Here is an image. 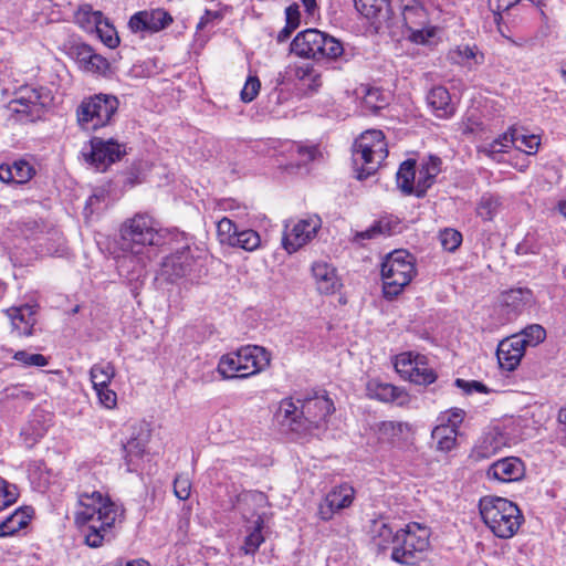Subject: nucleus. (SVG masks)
<instances>
[{
	"label": "nucleus",
	"instance_id": "1",
	"mask_svg": "<svg viewBox=\"0 0 566 566\" xmlns=\"http://www.w3.org/2000/svg\"><path fill=\"white\" fill-rule=\"evenodd\" d=\"M165 243V235L157 222L147 213H136L126 219L119 228V248L122 255L116 265L122 276L146 266L155 255L156 248Z\"/></svg>",
	"mask_w": 566,
	"mask_h": 566
},
{
	"label": "nucleus",
	"instance_id": "2",
	"mask_svg": "<svg viewBox=\"0 0 566 566\" xmlns=\"http://www.w3.org/2000/svg\"><path fill=\"white\" fill-rule=\"evenodd\" d=\"M479 507L482 521L499 538L507 539L513 537L524 521L518 506L504 497H482Z\"/></svg>",
	"mask_w": 566,
	"mask_h": 566
},
{
	"label": "nucleus",
	"instance_id": "3",
	"mask_svg": "<svg viewBox=\"0 0 566 566\" xmlns=\"http://www.w3.org/2000/svg\"><path fill=\"white\" fill-rule=\"evenodd\" d=\"M270 360V353L264 347L247 345L222 355L217 370L223 379H243L264 370Z\"/></svg>",
	"mask_w": 566,
	"mask_h": 566
},
{
	"label": "nucleus",
	"instance_id": "4",
	"mask_svg": "<svg viewBox=\"0 0 566 566\" xmlns=\"http://www.w3.org/2000/svg\"><path fill=\"white\" fill-rule=\"evenodd\" d=\"M430 530L417 522L408 523L396 531V543L390 554L391 560L401 565H416L424 558L429 548Z\"/></svg>",
	"mask_w": 566,
	"mask_h": 566
},
{
	"label": "nucleus",
	"instance_id": "5",
	"mask_svg": "<svg viewBox=\"0 0 566 566\" xmlns=\"http://www.w3.org/2000/svg\"><path fill=\"white\" fill-rule=\"evenodd\" d=\"M388 156L387 143L381 130L364 132L354 144L353 163L359 180L375 174Z\"/></svg>",
	"mask_w": 566,
	"mask_h": 566
},
{
	"label": "nucleus",
	"instance_id": "6",
	"mask_svg": "<svg viewBox=\"0 0 566 566\" xmlns=\"http://www.w3.org/2000/svg\"><path fill=\"white\" fill-rule=\"evenodd\" d=\"M80 509L75 512V523L84 533L85 543L91 547H98L103 544L106 522V502L103 501L99 492L91 495L82 494L78 500Z\"/></svg>",
	"mask_w": 566,
	"mask_h": 566
},
{
	"label": "nucleus",
	"instance_id": "7",
	"mask_svg": "<svg viewBox=\"0 0 566 566\" xmlns=\"http://www.w3.org/2000/svg\"><path fill=\"white\" fill-rule=\"evenodd\" d=\"M416 274L415 258L406 250H395L381 264L384 295L394 298L407 286Z\"/></svg>",
	"mask_w": 566,
	"mask_h": 566
},
{
	"label": "nucleus",
	"instance_id": "8",
	"mask_svg": "<svg viewBox=\"0 0 566 566\" xmlns=\"http://www.w3.org/2000/svg\"><path fill=\"white\" fill-rule=\"evenodd\" d=\"M150 441V429L144 421L127 422L120 429L118 444L124 454L126 471L136 472Z\"/></svg>",
	"mask_w": 566,
	"mask_h": 566
},
{
	"label": "nucleus",
	"instance_id": "9",
	"mask_svg": "<svg viewBox=\"0 0 566 566\" xmlns=\"http://www.w3.org/2000/svg\"><path fill=\"white\" fill-rule=\"evenodd\" d=\"M52 101L51 92L46 87L24 85L14 92V97L9 102V109L34 122L42 117Z\"/></svg>",
	"mask_w": 566,
	"mask_h": 566
},
{
	"label": "nucleus",
	"instance_id": "10",
	"mask_svg": "<svg viewBox=\"0 0 566 566\" xmlns=\"http://www.w3.org/2000/svg\"><path fill=\"white\" fill-rule=\"evenodd\" d=\"M298 402L301 403L302 433H312L314 429L322 428L334 410V403L326 395L315 394Z\"/></svg>",
	"mask_w": 566,
	"mask_h": 566
},
{
	"label": "nucleus",
	"instance_id": "11",
	"mask_svg": "<svg viewBox=\"0 0 566 566\" xmlns=\"http://www.w3.org/2000/svg\"><path fill=\"white\" fill-rule=\"evenodd\" d=\"M200 265L199 256H195L191 249L187 247L165 258L159 274L166 281L175 282L195 274Z\"/></svg>",
	"mask_w": 566,
	"mask_h": 566
},
{
	"label": "nucleus",
	"instance_id": "12",
	"mask_svg": "<svg viewBox=\"0 0 566 566\" xmlns=\"http://www.w3.org/2000/svg\"><path fill=\"white\" fill-rule=\"evenodd\" d=\"M533 293L528 289H512L501 294L496 312L500 324L516 319L532 303Z\"/></svg>",
	"mask_w": 566,
	"mask_h": 566
},
{
	"label": "nucleus",
	"instance_id": "13",
	"mask_svg": "<svg viewBox=\"0 0 566 566\" xmlns=\"http://www.w3.org/2000/svg\"><path fill=\"white\" fill-rule=\"evenodd\" d=\"M321 228L318 218L302 219L290 226L285 224L282 237V245L289 253L296 252L300 248L310 242Z\"/></svg>",
	"mask_w": 566,
	"mask_h": 566
},
{
	"label": "nucleus",
	"instance_id": "14",
	"mask_svg": "<svg viewBox=\"0 0 566 566\" xmlns=\"http://www.w3.org/2000/svg\"><path fill=\"white\" fill-rule=\"evenodd\" d=\"M354 497L355 490L348 483H343L333 488L321 501L317 510V516L324 522L331 521L335 514L349 507Z\"/></svg>",
	"mask_w": 566,
	"mask_h": 566
},
{
	"label": "nucleus",
	"instance_id": "15",
	"mask_svg": "<svg viewBox=\"0 0 566 566\" xmlns=\"http://www.w3.org/2000/svg\"><path fill=\"white\" fill-rule=\"evenodd\" d=\"M103 104H106V94L99 93L84 98L76 109L77 124L82 129H97L106 125L101 118Z\"/></svg>",
	"mask_w": 566,
	"mask_h": 566
},
{
	"label": "nucleus",
	"instance_id": "16",
	"mask_svg": "<svg viewBox=\"0 0 566 566\" xmlns=\"http://www.w3.org/2000/svg\"><path fill=\"white\" fill-rule=\"evenodd\" d=\"M525 474L524 462L517 457H505L493 462L486 470L489 480L511 483L523 479Z\"/></svg>",
	"mask_w": 566,
	"mask_h": 566
},
{
	"label": "nucleus",
	"instance_id": "17",
	"mask_svg": "<svg viewBox=\"0 0 566 566\" xmlns=\"http://www.w3.org/2000/svg\"><path fill=\"white\" fill-rule=\"evenodd\" d=\"M172 23V17L164 9L151 11H139L135 13L128 25L133 32L147 31L150 33L159 32Z\"/></svg>",
	"mask_w": 566,
	"mask_h": 566
},
{
	"label": "nucleus",
	"instance_id": "18",
	"mask_svg": "<svg viewBox=\"0 0 566 566\" xmlns=\"http://www.w3.org/2000/svg\"><path fill=\"white\" fill-rule=\"evenodd\" d=\"M406 27L410 30V39L418 44H424L432 32L424 29L428 23V14L422 3H415L413 7L405 9L402 14Z\"/></svg>",
	"mask_w": 566,
	"mask_h": 566
},
{
	"label": "nucleus",
	"instance_id": "19",
	"mask_svg": "<svg viewBox=\"0 0 566 566\" xmlns=\"http://www.w3.org/2000/svg\"><path fill=\"white\" fill-rule=\"evenodd\" d=\"M242 517L247 522L245 531L248 534L241 548L245 555H254L264 542V536L262 534L264 528L263 513L242 512Z\"/></svg>",
	"mask_w": 566,
	"mask_h": 566
},
{
	"label": "nucleus",
	"instance_id": "20",
	"mask_svg": "<svg viewBox=\"0 0 566 566\" xmlns=\"http://www.w3.org/2000/svg\"><path fill=\"white\" fill-rule=\"evenodd\" d=\"M525 348L522 340L517 337L510 336L500 342L496 349V357L502 369L513 371L521 363Z\"/></svg>",
	"mask_w": 566,
	"mask_h": 566
},
{
	"label": "nucleus",
	"instance_id": "21",
	"mask_svg": "<svg viewBox=\"0 0 566 566\" xmlns=\"http://www.w3.org/2000/svg\"><path fill=\"white\" fill-rule=\"evenodd\" d=\"M448 59L451 63L472 71L484 63L485 56L475 44H460L448 52Z\"/></svg>",
	"mask_w": 566,
	"mask_h": 566
},
{
	"label": "nucleus",
	"instance_id": "22",
	"mask_svg": "<svg viewBox=\"0 0 566 566\" xmlns=\"http://www.w3.org/2000/svg\"><path fill=\"white\" fill-rule=\"evenodd\" d=\"M312 274L317 290L323 294L334 293L340 286L336 269L325 261L314 262Z\"/></svg>",
	"mask_w": 566,
	"mask_h": 566
},
{
	"label": "nucleus",
	"instance_id": "23",
	"mask_svg": "<svg viewBox=\"0 0 566 566\" xmlns=\"http://www.w3.org/2000/svg\"><path fill=\"white\" fill-rule=\"evenodd\" d=\"M441 159L437 156H429L420 164L417 170L416 196L423 197L427 190L434 184L436 177L441 171Z\"/></svg>",
	"mask_w": 566,
	"mask_h": 566
},
{
	"label": "nucleus",
	"instance_id": "24",
	"mask_svg": "<svg viewBox=\"0 0 566 566\" xmlns=\"http://www.w3.org/2000/svg\"><path fill=\"white\" fill-rule=\"evenodd\" d=\"M370 544L378 553H385L396 543V532L382 518L374 520L369 527Z\"/></svg>",
	"mask_w": 566,
	"mask_h": 566
},
{
	"label": "nucleus",
	"instance_id": "25",
	"mask_svg": "<svg viewBox=\"0 0 566 566\" xmlns=\"http://www.w3.org/2000/svg\"><path fill=\"white\" fill-rule=\"evenodd\" d=\"M82 160L98 171L106 170V140L101 137H92L81 150Z\"/></svg>",
	"mask_w": 566,
	"mask_h": 566
},
{
	"label": "nucleus",
	"instance_id": "26",
	"mask_svg": "<svg viewBox=\"0 0 566 566\" xmlns=\"http://www.w3.org/2000/svg\"><path fill=\"white\" fill-rule=\"evenodd\" d=\"M78 64L85 71L104 75L106 72V59L94 52L92 46L85 43L73 48Z\"/></svg>",
	"mask_w": 566,
	"mask_h": 566
},
{
	"label": "nucleus",
	"instance_id": "27",
	"mask_svg": "<svg viewBox=\"0 0 566 566\" xmlns=\"http://www.w3.org/2000/svg\"><path fill=\"white\" fill-rule=\"evenodd\" d=\"M427 102L438 118H450L454 114L450 93L443 86L432 87L427 95Z\"/></svg>",
	"mask_w": 566,
	"mask_h": 566
},
{
	"label": "nucleus",
	"instance_id": "28",
	"mask_svg": "<svg viewBox=\"0 0 566 566\" xmlns=\"http://www.w3.org/2000/svg\"><path fill=\"white\" fill-rule=\"evenodd\" d=\"M35 313V306L31 305H23L9 311L13 331H15L19 336L32 335L33 326L36 323L34 317Z\"/></svg>",
	"mask_w": 566,
	"mask_h": 566
},
{
	"label": "nucleus",
	"instance_id": "29",
	"mask_svg": "<svg viewBox=\"0 0 566 566\" xmlns=\"http://www.w3.org/2000/svg\"><path fill=\"white\" fill-rule=\"evenodd\" d=\"M356 10L374 23H382L390 18L388 0H354Z\"/></svg>",
	"mask_w": 566,
	"mask_h": 566
},
{
	"label": "nucleus",
	"instance_id": "30",
	"mask_svg": "<svg viewBox=\"0 0 566 566\" xmlns=\"http://www.w3.org/2000/svg\"><path fill=\"white\" fill-rule=\"evenodd\" d=\"M300 398H285L280 402L276 417L283 426L289 427L292 431L302 433V418L300 417L301 403Z\"/></svg>",
	"mask_w": 566,
	"mask_h": 566
},
{
	"label": "nucleus",
	"instance_id": "31",
	"mask_svg": "<svg viewBox=\"0 0 566 566\" xmlns=\"http://www.w3.org/2000/svg\"><path fill=\"white\" fill-rule=\"evenodd\" d=\"M318 35L317 29H307L297 33L291 43V52L300 57L314 60Z\"/></svg>",
	"mask_w": 566,
	"mask_h": 566
},
{
	"label": "nucleus",
	"instance_id": "32",
	"mask_svg": "<svg viewBox=\"0 0 566 566\" xmlns=\"http://www.w3.org/2000/svg\"><path fill=\"white\" fill-rule=\"evenodd\" d=\"M34 174L33 167L25 160L0 165V180L6 184H25Z\"/></svg>",
	"mask_w": 566,
	"mask_h": 566
},
{
	"label": "nucleus",
	"instance_id": "33",
	"mask_svg": "<svg viewBox=\"0 0 566 566\" xmlns=\"http://www.w3.org/2000/svg\"><path fill=\"white\" fill-rule=\"evenodd\" d=\"M399 222L390 218H381L375 221L368 229L364 231H356L353 242L364 244L366 240H375L380 237L391 235L396 232Z\"/></svg>",
	"mask_w": 566,
	"mask_h": 566
},
{
	"label": "nucleus",
	"instance_id": "34",
	"mask_svg": "<svg viewBox=\"0 0 566 566\" xmlns=\"http://www.w3.org/2000/svg\"><path fill=\"white\" fill-rule=\"evenodd\" d=\"M366 394L371 399L382 402H392L406 397V394L389 382H382L379 379H369L366 384Z\"/></svg>",
	"mask_w": 566,
	"mask_h": 566
},
{
	"label": "nucleus",
	"instance_id": "35",
	"mask_svg": "<svg viewBox=\"0 0 566 566\" xmlns=\"http://www.w3.org/2000/svg\"><path fill=\"white\" fill-rule=\"evenodd\" d=\"M75 19L86 31H95L101 41L106 44V36L103 32L106 20L101 11H94L90 6H84L76 12Z\"/></svg>",
	"mask_w": 566,
	"mask_h": 566
},
{
	"label": "nucleus",
	"instance_id": "36",
	"mask_svg": "<svg viewBox=\"0 0 566 566\" xmlns=\"http://www.w3.org/2000/svg\"><path fill=\"white\" fill-rule=\"evenodd\" d=\"M343 53L344 46L338 39L323 31H319L318 44L315 50L314 60H335L339 57Z\"/></svg>",
	"mask_w": 566,
	"mask_h": 566
},
{
	"label": "nucleus",
	"instance_id": "37",
	"mask_svg": "<svg viewBox=\"0 0 566 566\" xmlns=\"http://www.w3.org/2000/svg\"><path fill=\"white\" fill-rule=\"evenodd\" d=\"M397 187L405 195H416L417 170L416 160H405L396 174Z\"/></svg>",
	"mask_w": 566,
	"mask_h": 566
},
{
	"label": "nucleus",
	"instance_id": "38",
	"mask_svg": "<svg viewBox=\"0 0 566 566\" xmlns=\"http://www.w3.org/2000/svg\"><path fill=\"white\" fill-rule=\"evenodd\" d=\"M22 509H17L0 523V537L11 536L29 523L30 516Z\"/></svg>",
	"mask_w": 566,
	"mask_h": 566
},
{
	"label": "nucleus",
	"instance_id": "39",
	"mask_svg": "<svg viewBox=\"0 0 566 566\" xmlns=\"http://www.w3.org/2000/svg\"><path fill=\"white\" fill-rule=\"evenodd\" d=\"M458 432L454 429L448 428L442 423H438L432 432L431 438L437 443V448L440 451L448 452L455 446Z\"/></svg>",
	"mask_w": 566,
	"mask_h": 566
},
{
	"label": "nucleus",
	"instance_id": "40",
	"mask_svg": "<svg viewBox=\"0 0 566 566\" xmlns=\"http://www.w3.org/2000/svg\"><path fill=\"white\" fill-rule=\"evenodd\" d=\"M513 337H517L522 340V346L526 349V347H535L544 342L546 331L538 324H532L523 328L520 333L514 334Z\"/></svg>",
	"mask_w": 566,
	"mask_h": 566
},
{
	"label": "nucleus",
	"instance_id": "41",
	"mask_svg": "<svg viewBox=\"0 0 566 566\" xmlns=\"http://www.w3.org/2000/svg\"><path fill=\"white\" fill-rule=\"evenodd\" d=\"M229 244L251 252L260 247L261 238L256 231L252 229H244L238 231L233 239H229Z\"/></svg>",
	"mask_w": 566,
	"mask_h": 566
},
{
	"label": "nucleus",
	"instance_id": "42",
	"mask_svg": "<svg viewBox=\"0 0 566 566\" xmlns=\"http://www.w3.org/2000/svg\"><path fill=\"white\" fill-rule=\"evenodd\" d=\"M501 206L499 197L484 193L476 207V214L484 221H491L495 217Z\"/></svg>",
	"mask_w": 566,
	"mask_h": 566
},
{
	"label": "nucleus",
	"instance_id": "43",
	"mask_svg": "<svg viewBox=\"0 0 566 566\" xmlns=\"http://www.w3.org/2000/svg\"><path fill=\"white\" fill-rule=\"evenodd\" d=\"M416 385H430L437 379V375L432 368L428 367L426 357L422 356V360L419 361L418 366H415V370L406 378Z\"/></svg>",
	"mask_w": 566,
	"mask_h": 566
},
{
	"label": "nucleus",
	"instance_id": "44",
	"mask_svg": "<svg viewBox=\"0 0 566 566\" xmlns=\"http://www.w3.org/2000/svg\"><path fill=\"white\" fill-rule=\"evenodd\" d=\"M91 382L93 389L96 391L98 400L102 405L106 402V369L103 365L97 364L91 368L90 371Z\"/></svg>",
	"mask_w": 566,
	"mask_h": 566
},
{
	"label": "nucleus",
	"instance_id": "45",
	"mask_svg": "<svg viewBox=\"0 0 566 566\" xmlns=\"http://www.w3.org/2000/svg\"><path fill=\"white\" fill-rule=\"evenodd\" d=\"M422 360V355H412V353H401L396 356L395 359V369L401 377L405 379L410 375L412 370H415V366L419 365V361Z\"/></svg>",
	"mask_w": 566,
	"mask_h": 566
},
{
	"label": "nucleus",
	"instance_id": "46",
	"mask_svg": "<svg viewBox=\"0 0 566 566\" xmlns=\"http://www.w3.org/2000/svg\"><path fill=\"white\" fill-rule=\"evenodd\" d=\"M407 428V423L395 421H382L377 426L379 439L388 442L399 439Z\"/></svg>",
	"mask_w": 566,
	"mask_h": 566
},
{
	"label": "nucleus",
	"instance_id": "47",
	"mask_svg": "<svg viewBox=\"0 0 566 566\" xmlns=\"http://www.w3.org/2000/svg\"><path fill=\"white\" fill-rule=\"evenodd\" d=\"M520 140L517 137V133L514 130L512 134L505 133L497 139H494L488 146H485L484 150L488 155L494 156L496 154L505 153L507 148L513 145H516Z\"/></svg>",
	"mask_w": 566,
	"mask_h": 566
},
{
	"label": "nucleus",
	"instance_id": "48",
	"mask_svg": "<svg viewBox=\"0 0 566 566\" xmlns=\"http://www.w3.org/2000/svg\"><path fill=\"white\" fill-rule=\"evenodd\" d=\"M18 496V488L0 476V511L14 504Z\"/></svg>",
	"mask_w": 566,
	"mask_h": 566
},
{
	"label": "nucleus",
	"instance_id": "49",
	"mask_svg": "<svg viewBox=\"0 0 566 566\" xmlns=\"http://www.w3.org/2000/svg\"><path fill=\"white\" fill-rule=\"evenodd\" d=\"M439 240L446 251L454 252L462 243V234L455 229L446 228L440 231Z\"/></svg>",
	"mask_w": 566,
	"mask_h": 566
},
{
	"label": "nucleus",
	"instance_id": "50",
	"mask_svg": "<svg viewBox=\"0 0 566 566\" xmlns=\"http://www.w3.org/2000/svg\"><path fill=\"white\" fill-rule=\"evenodd\" d=\"M465 416V411L460 408H451L444 412H442L438 421L444 426H448L450 429H454L458 432L460 424L463 422Z\"/></svg>",
	"mask_w": 566,
	"mask_h": 566
},
{
	"label": "nucleus",
	"instance_id": "51",
	"mask_svg": "<svg viewBox=\"0 0 566 566\" xmlns=\"http://www.w3.org/2000/svg\"><path fill=\"white\" fill-rule=\"evenodd\" d=\"M261 88V82L255 75H250L245 83L243 88L241 90L240 97L242 102L250 103L252 102L259 94Z\"/></svg>",
	"mask_w": 566,
	"mask_h": 566
},
{
	"label": "nucleus",
	"instance_id": "52",
	"mask_svg": "<svg viewBox=\"0 0 566 566\" xmlns=\"http://www.w3.org/2000/svg\"><path fill=\"white\" fill-rule=\"evenodd\" d=\"M132 150L126 143H119L117 139L108 138V165L123 159Z\"/></svg>",
	"mask_w": 566,
	"mask_h": 566
},
{
	"label": "nucleus",
	"instance_id": "53",
	"mask_svg": "<svg viewBox=\"0 0 566 566\" xmlns=\"http://www.w3.org/2000/svg\"><path fill=\"white\" fill-rule=\"evenodd\" d=\"M13 358L25 366L43 367L48 365V358L41 354H30L25 350H19Z\"/></svg>",
	"mask_w": 566,
	"mask_h": 566
},
{
	"label": "nucleus",
	"instance_id": "54",
	"mask_svg": "<svg viewBox=\"0 0 566 566\" xmlns=\"http://www.w3.org/2000/svg\"><path fill=\"white\" fill-rule=\"evenodd\" d=\"M493 437H485L482 442L474 448V457L476 459H486L494 455L502 446H493Z\"/></svg>",
	"mask_w": 566,
	"mask_h": 566
},
{
	"label": "nucleus",
	"instance_id": "55",
	"mask_svg": "<svg viewBox=\"0 0 566 566\" xmlns=\"http://www.w3.org/2000/svg\"><path fill=\"white\" fill-rule=\"evenodd\" d=\"M191 482L185 474H178L174 480V493L179 500H187L190 496Z\"/></svg>",
	"mask_w": 566,
	"mask_h": 566
},
{
	"label": "nucleus",
	"instance_id": "56",
	"mask_svg": "<svg viewBox=\"0 0 566 566\" xmlns=\"http://www.w3.org/2000/svg\"><path fill=\"white\" fill-rule=\"evenodd\" d=\"M296 154L298 156V165H306L310 161H313L316 159V157L319 155V150L316 146H303V145H296L293 149V154Z\"/></svg>",
	"mask_w": 566,
	"mask_h": 566
},
{
	"label": "nucleus",
	"instance_id": "57",
	"mask_svg": "<svg viewBox=\"0 0 566 566\" xmlns=\"http://www.w3.org/2000/svg\"><path fill=\"white\" fill-rule=\"evenodd\" d=\"M125 518V510L122 504L112 501L108 497V528L116 524L123 523Z\"/></svg>",
	"mask_w": 566,
	"mask_h": 566
},
{
	"label": "nucleus",
	"instance_id": "58",
	"mask_svg": "<svg viewBox=\"0 0 566 566\" xmlns=\"http://www.w3.org/2000/svg\"><path fill=\"white\" fill-rule=\"evenodd\" d=\"M217 230L220 237H222L224 241L229 243V239H233L234 235L238 233V227L234 222H232L228 218H222L217 223Z\"/></svg>",
	"mask_w": 566,
	"mask_h": 566
},
{
	"label": "nucleus",
	"instance_id": "59",
	"mask_svg": "<svg viewBox=\"0 0 566 566\" xmlns=\"http://www.w3.org/2000/svg\"><path fill=\"white\" fill-rule=\"evenodd\" d=\"M223 19V14L221 11H211L206 10L203 15L200 18L197 24V31L203 30L207 27H214Z\"/></svg>",
	"mask_w": 566,
	"mask_h": 566
},
{
	"label": "nucleus",
	"instance_id": "60",
	"mask_svg": "<svg viewBox=\"0 0 566 566\" xmlns=\"http://www.w3.org/2000/svg\"><path fill=\"white\" fill-rule=\"evenodd\" d=\"M454 384L458 388H461L465 394H471L472 391L482 392V394L489 392V389L486 388V386L476 380L468 381V380L458 378V379H455Z\"/></svg>",
	"mask_w": 566,
	"mask_h": 566
},
{
	"label": "nucleus",
	"instance_id": "61",
	"mask_svg": "<svg viewBox=\"0 0 566 566\" xmlns=\"http://www.w3.org/2000/svg\"><path fill=\"white\" fill-rule=\"evenodd\" d=\"M517 137H520V140L517 144L518 147H525V151L527 154H535L539 146V137L536 135H523L517 134Z\"/></svg>",
	"mask_w": 566,
	"mask_h": 566
},
{
	"label": "nucleus",
	"instance_id": "62",
	"mask_svg": "<svg viewBox=\"0 0 566 566\" xmlns=\"http://www.w3.org/2000/svg\"><path fill=\"white\" fill-rule=\"evenodd\" d=\"M301 22V13L298 4L293 3L285 9V23L297 29Z\"/></svg>",
	"mask_w": 566,
	"mask_h": 566
},
{
	"label": "nucleus",
	"instance_id": "63",
	"mask_svg": "<svg viewBox=\"0 0 566 566\" xmlns=\"http://www.w3.org/2000/svg\"><path fill=\"white\" fill-rule=\"evenodd\" d=\"M520 0H489L490 9L500 15L502 11H507Z\"/></svg>",
	"mask_w": 566,
	"mask_h": 566
},
{
	"label": "nucleus",
	"instance_id": "64",
	"mask_svg": "<svg viewBox=\"0 0 566 566\" xmlns=\"http://www.w3.org/2000/svg\"><path fill=\"white\" fill-rule=\"evenodd\" d=\"M558 433L562 436V443L566 446V408H562L558 412Z\"/></svg>",
	"mask_w": 566,
	"mask_h": 566
}]
</instances>
